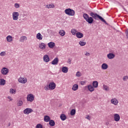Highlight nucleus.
<instances>
[{"instance_id":"1","label":"nucleus","mask_w":128,"mask_h":128,"mask_svg":"<svg viewBox=\"0 0 128 128\" xmlns=\"http://www.w3.org/2000/svg\"><path fill=\"white\" fill-rule=\"evenodd\" d=\"M90 16L92 18H94V20H98V18H99V20H100L102 22H104V24H106V21L102 18L101 16H100V15L98 14H97L94 13V12H91L90 14Z\"/></svg>"},{"instance_id":"2","label":"nucleus","mask_w":128,"mask_h":128,"mask_svg":"<svg viewBox=\"0 0 128 128\" xmlns=\"http://www.w3.org/2000/svg\"><path fill=\"white\" fill-rule=\"evenodd\" d=\"M83 18L86 20L88 24H92L94 22V18L92 17H90L88 14H83Z\"/></svg>"},{"instance_id":"3","label":"nucleus","mask_w":128,"mask_h":128,"mask_svg":"<svg viewBox=\"0 0 128 128\" xmlns=\"http://www.w3.org/2000/svg\"><path fill=\"white\" fill-rule=\"evenodd\" d=\"M64 12L66 14H68V16H74L76 14V12L74 10L70 8L66 9Z\"/></svg>"},{"instance_id":"4","label":"nucleus","mask_w":128,"mask_h":128,"mask_svg":"<svg viewBox=\"0 0 128 128\" xmlns=\"http://www.w3.org/2000/svg\"><path fill=\"white\" fill-rule=\"evenodd\" d=\"M18 16H20V13H18V12H12V18L14 20H18Z\"/></svg>"},{"instance_id":"5","label":"nucleus","mask_w":128,"mask_h":128,"mask_svg":"<svg viewBox=\"0 0 128 128\" xmlns=\"http://www.w3.org/2000/svg\"><path fill=\"white\" fill-rule=\"evenodd\" d=\"M56 83L54 82H51L48 84V88L50 90H54L56 88Z\"/></svg>"},{"instance_id":"6","label":"nucleus","mask_w":128,"mask_h":128,"mask_svg":"<svg viewBox=\"0 0 128 128\" xmlns=\"http://www.w3.org/2000/svg\"><path fill=\"white\" fill-rule=\"evenodd\" d=\"M26 98L28 102H32L34 100V94H29L27 96Z\"/></svg>"},{"instance_id":"7","label":"nucleus","mask_w":128,"mask_h":128,"mask_svg":"<svg viewBox=\"0 0 128 128\" xmlns=\"http://www.w3.org/2000/svg\"><path fill=\"white\" fill-rule=\"evenodd\" d=\"M1 74H3V76H6L8 74V69L6 68H3L1 70Z\"/></svg>"},{"instance_id":"8","label":"nucleus","mask_w":128,"mask_h":128,"mask_svg":"<svg viewBox=\"0 0 128 128\" xmlns=\"http://www.w3.org/2000/svg\"><path fill=\"white\" fill-rule=\"evenodd\" d=\"M18 81L20 84H26L28 82V78L22 77H20V78L18 80Z\"/></svg>"},{"instance_id":"9","label":"nucleus","mask_w":128,"mask_h":128,"mask_svg":"<svg viewBox=\"0 0 128 128\" xmlns=\"http://www.w3.org/2000/svg\"><path fill=\"white\" fill-rule=\"evenodd\" d=\"M34 112V110L30 108H26L25 110H24V114H30Z\"/></svg>"},{"instance_id":"10","label":"nucleus","mask_w":128,"mask_h":128,"mask_svg":"<svg viewBox=\"0 0 128 128\" xmlns=\"http://www.w3.org/2000/svg\"><path fill=\"white\" fill-rule=\"evenodd\" d=\"M110 102L112 104H114V106H118V100L116 99V98H112L110 100Z\"/></svg>"},{"instance_id":"11","label":"nucleus","mask_w":128,"mask_h":128,"mask_svg":"<svg viewBox=\"0 0 128 128\" xmlns=\"http://www.w3.org/2000/svg\"><path fill=\"white\" fill-rule=\"evenodd\" d=\"M114 118L115 122H120V116L118 114H115L114 115Z\"/></svg>"},{"instance_id":"12","label":"nucleus","mask_w":128,"mask_h":128,"mask_svg":"<svg viewBox=\"0 0 128 128\" xmlns=\"http://www.w3.org/2000/svg\"><path fill=\"white\" fill-rule=\"evenodd\" d=\"M43 60L44 62H50V57H48V55H44L43 57Z\"/></svg>"},{"instance_id":"13","label":"nucleus","mask_w":128,"mask_h":128,"mask_svg":"<svg viewBox=\"0 0 128 128\" xmlns=\"http://www.w3.org/2000/svg\"><path fill=\"white\" fill-rule=\"evenodd\" d=\"M116 56V55L112 53H109L108 54H107V58L109 60H112V58H114Z\"/></svg>"},{"instance_id":"14","label":"nucleus","mask_w":128,"mask_h":128,"mask_svg":"<svg viewBox=\"0 0 128 128\" xmlns=\"http://www.w3.org/2000/svg\"><path fill=\"white\" fill-rule=\"evenodd\" d=\"M76 36L78 38H84V34L80 32H76Z\"/></svg>"},{"instance_id":"15","label":"nucleus","mask_w":128,"mask_h":128,"mask_svg":"<svg viewBox=\"0 0 128 128\" xmlns=\"http://www.w3.org/2000/svg\"><path fill=\"white\" fill-rule=\"evenodd\" d=\"M52 64L56 66L58 64V58H56L51 62Z\"/></svg>"},{"instance_id":"16","label":"nucleus","mask_w":128,"mask_h":128,"mask_svg":"<svg viewBox=\"0 0 128 128\" xmlns=\"http://www.w3.org/2000/svg\"><path fill=\"white\" fill-rule=\"evenodd\" d=\"M28 40V38L26 36H22L20 38V42H24V41Z\"/></svg>"},{"instance_id":"17","label":"nucleus","mask_w":128,"mask_h":128,"mask_svg":"<svg viewBox=\"0 0 128 128\" xmlns=\"http://www.w3.org/2000/svg\"><path fill=\"white\" fill-rule=\"evenodd\" d=\"M48 48H54L56 46V44L54 42H50L48 44Z\"/></svg>"},{"instance_id":"18","label":"nucleus","mask_w":128,"mask_h":128,"mask_svg":"<svg viewBox=\"0 0 128 128\" xmlns=\"http://www.w3.org/2000/svg\"><path fill=\"white\" fill-rule=\"evenodd\" d=\"M46 44L44 42H42L39 44V48H40V50H46Z\"/></svg>"},{"instance_id":"19","label":"nucleus","mask_w":128,"mask_h":128,"mask_svg":"<svg viewBox=\"0 0 128 128\" xmlns=\"http://www.w3.org/2000/svg\"><path fill=\"white\" fill-rule=\"evenodd\" d=\"M42 34L40 32L38 33L36 35V38L39 40H42Z\"/></svg>"},{"instance_id":"20","label":"nucleus","mask_w":128,"mask_h":128,"mask_svg":"<svg viewBox=\"0 0 128 128\" xmlns=\"http://www.w3.org/2000/svg\"><path fill=\"white\" fill-rule=\"evenodd\" d=\"M101 68H102V70H108V64L106 63H104L102 64Z\"/></svg>"},{"instance_id":"21","label":"nucleus","mask_w":128,"mask_h":128,"mask_svg":"<svg viewBox=\"0 0 128 128\" xmlns=\"http://www.w3.org/2000/svg\"><path fill=\"white\" fill-rule=\"evenodd\" d=\"M87 88H88L89 92H94V88L90 84L88 85L87 86Z\"/></svg>"},{"instance_id":"22","label":"nucleus","mask_w":128,"mask_h":128,"mask_svg":"<svg viewBox=\"0 0 128 128\" xmlns=\"http://www.w3.org/2000/svg\"><path fill=\"white\" fill-rule=\"evenodd\" d=\"M6 40L8 42H12L13 40L12 36L10 35H9L6 36Z\"/></svg>"},{"instance_id":"23","label":"nucleus","mask_w":128,"mask_h":128,"mask_svg":"<svg viewBox=\"0 0 128 128\" xmlns=\"http://www.w3.org/2000/svg\"><path fill=\"white\" fill-rule=\"evenodd\" d=\"M62 72L66 74L68 72V68L66 66H63L62 69Z\"/></svg>"},{"instance_id":"24","label":"nucleus","mask_w":128,"mask_h":128,"mask_svg":"<svg viewBox=\"0 0 128 128\" xmlns=\"http://www.w3.org/2000/svg\"><path fill=\"white\" fill-rule=\"evenodd\" d=\"M46 8H54V4H47L46 6Z\"/></svg>"},{"instance_id":"25","label":"nucleus","mask_w":128,"mask_h":128,"mask_svg":"<svg viewBox=\"0 0 128 128\" xmlns=\"http://www.w3.org/2000/svg\"><path fill=\"white\" fill-rule=\"evenodd\" d=\"M50 120V118L48 116H44V121L46 122H48Z\"/></svg>"},{"instance_id":"26","label":"nucleus","mask_w":128,"mask_h":128,"mask_svg":"<svg viewBox=\"0 0 128 128\" xmlns=\"http://www.w3.org/2000/svg\"><path fill=\"white\" fill-rule=\"evenodd\" d=\"M10 94H16V90H14L12 88H10Z\"/></svg>"},{"instance_id":"27","label":"nucleus","mask_w":128,"mask_h":128,"mask_svg":"<svg viewBox=\"0 0 128 128\" xmlns=\"http://www.w3.org/2000/svg\"><path fill=\"white\" fill-rule=\"evenodd\" d=\"M92 86H94V88H96L98 86V81H94L92 82Z\"/></svg>"},{"instance_id":"28","label":"nucleus","mask_w":128,"mask_h":128,"mask_svg":"<svg viewBox=\"0 0 128 128\" xmlns=\"http://www.w3.org/2000/svg\"><path fill=\"white\" fill-rule=\"evenodd\" d=\"M60 118L62 120H66V116L64 114H62L60 116Z\"/></svg>"},{"instance_id":"29","label":"nucleus","mask_w":128,"mask_h":128,"mask_svg":"<svg viewBox=\"0 0 128 128\" xmlns=\"http://www.w3.org/2000/svg\"><path fill=\"white\" fill-rule=\"evenodd\" d=\"M72 90H78V85L75 84L73 85V86L72 88Z\"/></svg>"},{"instance_id":"30","label":"nucleus","mask_w":128,"mask_h":128,"mask_svg":"<svg viewBox=\"0 0 128 128\" xmlns=\"http://www.w3.org/2000/svg\"><path fill=\"white\" fill-rule=\"evenodd\" d=\"M4 84H6V80L4 79H0V86H4Z\"/></svg>"},{"instance_id":"31","label":"nucleus","mask_w":128,"mask_h":128,"mask_svg":"<svg viewBox=\"0 0 128 128\" xmlns=\"http://www.w3.org/2000/svg\"><path fill=\"white\" fill-rule=\"evenodd\" d=\"M49 124L50 126H54L56 122L54 121V120H50L49 121Z\"/></svg>"},{"instance_id":"32","label":"nucleus","mask_w":128,"mask_h":128,"mask_svg":"<svg viewBox=\"0 0 128 128\" xmlns=\"http://www.w3.org/2000/svg\"><path fill=\"white\" fill-rule=\"evenodd\" d=\"M58 34L61 36H64L66 34V32L64 30H60L58 32Z\"/></svg>"},{"instance_id":"33","label":"nucleus","mask_w":128,"mask_h":128,"mask_svg":"<svg viewBox=\"0 0 128 128\" xmlns=\"http://www.w3.org/2000/svg\"><path fill=\"white\" fill-rule=\"evenodd\" d=\"M79 44L81 46H86V42H84V41H80Z\"/></svg>"},{"instance_id":"34","label":"nucleus","mask_w":128,"mask_h":128,"mask_svg":"<svg viewBox=\"0 0 128 128\" xmlns=\"http://www.w3.org/2000/svg\"><path fill=\"white\" fill-rule=\"evenodd\" d=\"M103 90H106V92H108V90H109L108 86H106V84H104L103 85Z\"/></svg>"},{"instance_id":"35","label":"nucleus","mask_w":128,"mask_h":128,"mask_svg":"<svg viewBox=\"0 0 128 128\" xmlns=\"http://www.w3.org/2000/svg\"><path fill=\"white\" fill-rule=\"evenodd\" d=\"M78 31H76V30L73 28L72 30H71V33L72 34L73 36H74L75 34H76V32Z\"/></svg>"},{"instance_id":"36","label":"nucleus","mask_w":128,"mask_h":128,"mask_svg":"<svg viewBox=\"0 0 128 128\" xmlns=\"http://www.w3.org/2000/svg\"><path fill=\"white\" fill-rule=\"evenodd\" d=\"M70 116H74L76 114V110L72 109L70 112Z\"/></svg>"},{"instance_id":"37","label":"nucleus","mask_w":128,"mask_h":128,"mask_svg":"<svg viewBox=\"0 0 128 128\" xmlns=\"http://www.w3.org/2000/svg\"><path fill=\"white\" fill-rule=\"evenodd\" d=\"M6 55V51H3V52H2L0 53V56H4Z\"/></svg>"},{"instance_id":"38","label":"nucleus","mask_w":128,"mask_h":128,"mask_svg":"<svg viewBox=\"0 0 128 128\" xmlns=\"http://www.w3.org/2000/svg\"><path fill=\"white\" fill-rule=\"evenodd\" d=\"M22 104H23L22 101L21 100H20L18 102L17 105L18 106H22Z\"/></svg>"},{"instance_id":"39","label":"nucleus","mask_w":128,"mask_h":128,"mask_svg":"<svg viewBox=\"0 0 128 128\" xmlns=\"http://www.w3.org/2000/svg\"><path fill=\"white\" fill-rule=\"evenodd\" d=\"M124 82H128V76H125L123 77L122 78Z\"/></svg>"},{"instance_id":"40","label":"nucleus","mask_w":128,"mask_h":128,"mask_svg":"<svg viewBox=\"0 0 128 128\" xmlns=\"http://www.w3.org/2000/svg\"><path fill=\"white\" fill-rule=\"evenodd\" d=\"M76 76H77V78H80V76H82V74L80 72H77Z\"/></svg>"},{"instance_id":"41","label":"nucleus","mask_w":128,"mask_h":128,"mask_svg":"<svg viewBox=\"0 0 128 128\" xmlns=\"http://www.w3.org/2000/svg\"><path fill=\"white\" fill-rule=\"evenodd\" d=\"M15 8H18L20 6V4L18 3H15L14 4Z\"/></svg>"},{"instance_id":"42","label":"nucleus","mask_w":128,"mask_h":128,"mask_svg":"<svg viewBox=\"0 0 128 128\" xmlns=\"http://www.w3.org/2000/svg\"><path fill=\"white\" fill-rule=\"evenodd\" d=\"M36 128H43L42 125L40 124H36Z\"/></svg>"},{"instance_id":"43","label":"nucleus","mask_w":128,"mask_h":128,"mask_svg":"<svg viewBox=\"0 0 128 128\" xmlns=\"http://www.w3.org/2000/svg\"><path fill=\"white\" fill-rule=\"evenodd\" d=\"M86 84V81H81L80 82V84L82 86H84V84Z\"/></svg>"},{"instance_id":"44","label":"nucleus","mask_w":128,"mask_h":128,"mask_svg":"<svg viewBox=\"0 0 128 128\" xmlns=\"http://www.w3.org/2000/svg\"><path fill=\"white\" fill-rule=\"evenodd\" d=\"M44 89L45 90H48L50 89V88H48V85H46L44 87Z\"/></svg>"},{"instance_id":"45","label":"nucleus","mask_w":128,"mask_h":128,"mask_svg":"<svg viewBox=\"0 0 128 128\" xmlns=\"http://www.w3.org/2000/svg\"><path fill=\"white\" fill-rule=\"evenodd\" d=\"M68 63L70 64H72V60L69 58L68 60Z\"/></svg>"},{"instance_id":"46","label":"nucleus","mask_w":128,"mask_h":128,"mask_svg":"<svg viewBox=\"0 0 128 128\" xmlns=\"http://www.w3.org/2000/svg\"><path fill=\"white\" fill-rule=\"evenodd\" d=\"M8 100H10V101L12 100V96H8Z\"/></svg>"},{"instance_id":"47","label":"nucleus","mask_w":128,"mask_h":128,"mask_svg":"<svg viewBox=\"0 0 128 128\" xmlns=\"http://www.w3.org/2000/svg\"><path fill=\"white\" fill-rule=\"evenodd\" d=\"M86 118L87 120H90V116H88Z\"/></svg>"},{"instance_id":"48","label":"nucleus","mask_w":128,"mask_h":128,"mask_svg":"<svg viewBox=\"0 0 128 128\" xmlns=\"http://www.w3.org/2000/svg\"><path fill=\"white\" fill-rule=\"evenodd\" d=\"M84 55H85V56H90V52H85Z\"/></svg>"},{"instance_id":"49","label":"nucleus","mask_w":128,"mask_h":128,"mask_svg":"<svg viewBox=\"0 0 128 128\" xmlns=\"http://www.w3.org/2000/svg\"><path fill=\"white\" fill-rule=\"evenodd\" d=\"M10 126V123H9L8 124V126Z\"/></svg>"}]
</instances>
